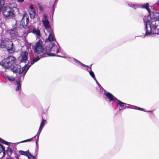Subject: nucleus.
I'll use <instances>...</instances> for the list:
<instances>
[{
	"mask_svg": "<svg viewBox=\"0 0 159 159\" xmlns=\"http://www.w3.org/2000/svg\"><path fill=\"white\" fill-rule=\"evenodd\" d=\"M145 26V36H151L154 34L159 35V29L157 27L159 25V12H150V14L143 18Z\"/></svg>",
	"mask_w": 159,
	"mask_h": 159,
	"instance_id": "nucleus-1",
	"label": "nucleus"
},
{
	"mask_svg": "<svg viewBox=\"0 0 159 159\" xmlns=\"http://www.w3.org/2000/svg\"><path fill=\"white\" fill-rule=\"evenodd\" d=\"M43 42L41 39H39L33 46L34 53L36 55H39L40 57H43L47 56H54V53L48 54L46 50L43 46Z\"/></svg>",
	"mask_w": 159,
	"mask_h": 159,
	"instance_id": "nucleus-2",
	"label": "nucleus"
},
{
	"mask_svg": "<svg viewBox=\"0 0 159 159\" xmlns=\"http://www.w3.org/2000/svg\"><path fill=\"white\" fill-rule=\"evenodd\" d=\"M107 98L109 99L110 102H116V105L120 110L126 108V104L122 102L119 100H118L115 97L109 92L105 93Z\"/></svg>",
	"mask_w": 159,
	"mask_h": 159,
	"instance_id": "nucleus-3",
	"label": "nucleus"
},
{
	"mask_svg": "<svg viewBox=\"0 0 159 159\" xmlns=\"http://www.w3.org/2000/svg\"><path fill=\"white\" fill-rule=\"evenodd\" d=\"M16 60L14 57L10 56L2 60L0 62V65L6 69H7L12 66Z\"/></svg>",
	"mask_w": 159,
	"mask_h": 159,
	"instance_id": "nucleus-4",
	"label": "nucleus"
},
{
	"mask_svg": "<svg viewBox=\"0 0 159 159\" xmlns=\"http://www.w3.org/2000/svg\"><path fill=\"white\" fill-rule=\"evenodd\" d=\"M27 66V64H25L24 66L21 68L20 66L18 65L14 66L13 68V71L14 72L18 73L19 75H22L21 77L23 79L24 76L27 71H26V68Z\"/></svg>",
	"mask_w": 159,
	"mask_h": 159,
	"instance_id": "nucleus-5",
	"label": "nucleus"
},
{
	"mask_svg": "<svg viewBox=\"0 0 159 159\" xmlns=\"http://www.w3.org/2000/svg\"><path fill=\"white\" fill-rule=\"evenodd\" d=\"M29 16L27 14L25 13V14L23 16L22 19L20 21V25H19V21H17L18 22L17 24L18 25V26H20V28H21V27H22L24 29H26L28 27V25L29 23Z\"/></svg>",
	"mask_w": 159,
	"mask_h": 159,
	"instance_id": "nucleus-6",
	"label": "nucleus"
},
{
	"mask_svg": "<svg viewBox=\"0 0 159 159\" xmlns=\"http://www.w3.org/2000/svg\"><path fill=\"white\" fill-rule=\"evenodd\" d=\"M1 46L2 48L6 47L7 51L10 53H12L15 50L13 43L11 41L7 42L6 44H2Z\"/></svg>",
	"mask_w": 159,
	"mask_h": 159,
	"instance_id": "nucleus-7",
	"label": "nucleus"
},
{
	"mask_svg": "<svg viewBox=\"0 0 159 159\" xmlns=\"http://www.w3.org/2000/svg\"><path fill=\"white\" fill-rule=\"evenodd\" d=\"M42 22L47 31L52 29L50 25L49 22L48 20L47 15L45 14L43 15V17L42 18Z\"/></svg>",
	"mask_w": 159,
	"mask_h": 159,
	"instance_id": "nucleus-8",
	"label": "nucleus"
},
{
	"mask_svg": "<svg viewBox=\"0 0 159 159\" xmlns=\"http://www.w3.org/2000/svg\"><path fill=\"white\" fill-rule=\"evenodd\" d=\"M18 22L16 20L15 27L13 29L9 30L8 31V33L10 34L12 38H14L15 37L18 35V31L19 29V28L17 25Z\"/></svg>",
	"mask_w": 159,
	"mask_h": 159,
	"instance_id": "nucleus-9",
	"label": "nucleus"
},
{
	"mask_svg": "<svg viewBox=\"0 0 159 159\" xmlns=\"http://www.w3.org/2000/svg\"><path fill=\"white\" fill-rule=\"evenodd\" d=\"M3 14L6 16L13 17L14 14L13 13V10L9 7H5L4 8L3 11Z\"/></svg>",
	"mask_w": 159,
	"mask_h": 159,
	"instance_id": "nucleus-10",
	"label": "nucleus"
},
{
	"mask_svg": "<svg viewBox=\"0 0 159 159\" xmlns=\"http://www.w3.org/2000/svg\"><path fill=\"white\" fill-rule=\"evenodd\" d=\"M47 32L49 33V35L48 38L45 39V41L48 42L54 41L55 39V38L53 30L52 29L48 31Z\"/></svg>",
	"mask_w": 159,
	"mask_h": 159,
	"instance_id": "nucleus-11",
	"label": "nucleus"
},
{
	"mask_svg": "<svg viewBox=\"0 0 159 159\" xmlns=\"http://www.w3.org/2000/svg\"><path fill=\"white\" fill-rule=\"evenodd\" d=\"M28 53L26 51L22 52L21 54V58L20 60V62L26 63L28 61Z\"/></svg>",
	"mask_w": 159,
	"mask_h": 159,
	"instance_id": "nucleus-12",
	"label": "nucleus"
},
{
	"mask_svg": "<svg viewBox=\"0 0 159 159\" xmlns=\"http://www.w3.org/2000/svg\"><path fill=\"white\" fill-rule=\"evenodd\" d=\"M1 142L5 144L8 145L9 143L5 140H3L2 139L0 138V143ZM0 153H2V157H3L5 155V152L2 146V145L0 144Z\"/></svg>",
	"mask_w": 159,
	"mask_h": 159,
	"instance_id": "nucleus-13",
	"label": "nucleus"
},
{
	"mask_svg": "<svg viewBox=\"0 0 159 159\" xmlns=\"http://www.w3.org/2000/svg\"><path fill=\"white\" fill-rule=\"evenodd\" d=\"M60 47L57 46L53 43L51 44V50L56 53H58L59 52Z\"/></svg>",
	"mask_w": 159,
	"mask_h": 159,
	"instance_id": "nucleus-14",
	"label": "nucleus"
},
{
	"mask_svg": "<svg viewBox=\"0 0 159 159\" xmlns=\"http://www.w3.org/2000/svg\"><path fill=\"white\" fill-rule=\"evenodd\" d=\"M41 57H39V56L37 57H34L33 58V60L31 62L30 64L29 65L27 69H26V71H27L29 69V68L30 67V66L34 64L35 62H36L38 61H39Z\"/></svg>",
	"mask_w": 159,
	"mask_h": 159,
	"instance_id": "nucleus-15",
	"label": "nucleus"
},
{
	"mask_svg": "<svg viewBox=\"0 0 159 159\" xmlns=\"http://www.w3.org/2000/svg\"><path fill=\"white\" fill-rule=\"evenodd\" d=\"M21 78V76L20 77V78H18L17 79L16 78V82L17 85V86L16 89V91H19L21 88V84L20 83Z\"/></svg>",
	"mask_w": 159,
	"mask_h": 159,
	"instance_id": "nucleus-16",
	"label": "nucleus"
},
{
	"mask_svg": "<svg viewBox=\"0 0 159 159\" xmlns=\"http://www.w3.org/2000/svg\"><path fill=\"white\" fill-rule=\"evenodd\" d=\"M32 32L33 34L36 35L37 38H39L41 36L40 31L39 29L34 28Z\"/></svg>",
	"mask_w": 159,
	"mask_h": 159,
	"instance_id": "nucleus-17",
	"label": "nucleus"
},
{
	"mask_svg": "<svg viewBox=\"0 0 159 159\" xmlns=\"http://www.w3.org/2000/svg\"><path fill=\"white\" fill-rule=\"evenodd\" d=\"M4 77L6 79H7L9 81L11 82L13 81L14 80H16L12 76H10L9 75L6 74L4 75Z\"/></svg>",
	"mask_w": 159,
	"mask_h": 159,
	"instance_id": "nucleus-18",
	"label": "nucleus"
},
{
	"mask_svg": "<svg viewBox=\"0 0 159 159\" xmlns=\"http://www.w3.org/2000/svg\"><path fill=\"white\" fill-rule=\"evenodd\" d=\"M149 4L148 3H146L144 4L142 7V8L146 9L148 11L149 14H150V11L149 8Z\"/></svg>",
	"mask_w": 159,
	"mask_h": 159,
	"instance_id": "nucleus-19",
	"label": "nucleus"
},
{
	"mask_svg": "<svg viewBox=\"0 0 159 159\" xmlns=\"http://www.w3.org/2000/svg\"><path fill=\"white\" fill-rule=\"evenodd\" d=\"M29 14L31 18L34 19L35 16V12L34 10H30Z\"/></svg>",
	"mask_w": 159,
	"mask_h": 159,
	"instance_id": "nucleus-20",
	"label": "nucleus"
},
{
	"mask_svg": "<svg viewBox=\"0 0 159 159\" xmlns=\"http://www.w3.org/2000/svg\"><path fill=\"white\" fill-rule=\"evenodd\" d=\"M89 69H87V70L89 72V74L90 76L94 79H95V77L93 72L92 71L91 68L89 69Z\"/></svg>",
	"mask_w": 159,
	"mask_h": 159,
	"instance_id": "nucleus-21",
	"label": "nucleus"
},
{
	"mask_svg": "<svg viewBox=\"0 0 159 159\" xmlns=\"http://www.w3.org/2000/svg\"><path fill=\"white\" fill-rule=\"evenodd\" d=\"M130 7H132L134 9H136L139 7V6L137 4L132 2L130 4Z\"/></svg>",
	"mask_w": 159,
	"mask_h": 159,
	"instance_id": "nucleus-22",
	"label": "nucleus"
},
{
	"mask_svg": "<svg viewBox=\"0 0 159 159\" xmlns=\"http://www.w3.org/2000/svg\"><path fill=\"white\" fill-rule=\"evenodd\" d=\"M73 60L75 61L76 63H77L78 64H80L81 65H82V66H86L87 67H88V66H86V65H85L84 64H83L81 62H80L79 61L77 60V59H75L74 58H73Z\"/></svg>",
	"mask_w": 159,
	"mask_h": 159,
	"instance_id": "nucleus-23",
	"label": "nucleus"
},
{
	"mask_svg": "<svg viewBox=\"0 0 159 159\" xmlns=\"http://www.w3.org/2000/svg\"><path fill=\"white\" fill-rule=\"evenodd\" d=\"M4 0H0V11L2 9L5 3Z\"/></svg>",
	"mask_w": 159,
	"mask_h": 159,
	"instance_id": "nucleus-24",
	"label": "nucleus"
},
{
	"mask_svg": "<svg viewBox=\"0 0 159 159\" xmlns=\"http://www.w3.org/2000/svg\"><path fill=\"white\" fill-rule=\"evenodd\" d=\"M7 154L8 156H10L12 153L11 149V148L8 147L7 149Z\"/></svg>",
	"mask_w": 159,
	"mask_h": 159,
	"instance_id": "nucleus-25",
	"label": "nucleus"
},
{
	"mask_svg": "<svg viewBox=\"0 0 159 159\" xmlns=\"http://www.w3.org/2000/svg\"><path fill=\"white\" fill-rule=\"evenodd\" d=\"M19 152L21 155L26 156H27V154L29 153L27 152H25L22 150L19 151Z\"/></svg>",
	"mask_w": 159,
	"mask_h": 159,
	"instance_id": "nucleus-26",
	"label": "nucleus"
},
{
	"mask_svg": "<svg viewBox=\"0 0 159 159\" xmlns=\"http://www.w3.org/2000/svg\"><path fill=\"white\" fill-rule=\"evenodd\" d=\"M136 107V108H137V110H139L142 111H147V112H152V111H146L144 109L141 108L140 107Z\"/></svg>",
	"mask_w": 159,
	"mask_h": 159,
	"instance_id": "nucleus-27",
	"label": "nucleus"
},
{
	"mask_svg": "<svg viewBox=\"0 0 159 159\" xmlns=\"http://www.w3.org/2000/svg\"><path fill=\"white\" fill-rule=\"evenodd\" d=\"M27 157H28V159H34V157L31 155L30 153H28L27 154Z\"/></svg>",
	"mask_w": 159,
	"mask_h": 159,
	"instance_id": "nucleus-28",
	"label": "nucleus"
},
{
	"mask_svg": "<svg viewBox=\"0 0 159 159\" xmlns=\"http://www.w3.org/2000/svg\"><path fill=\"white\" fill-rule=\"evenodd\" d=\"M32 140H33V138H30V139H29L24 140V141H23L20 142L19 143H23V142H28V141H31Z\"/></svg>",
	"mask_w": 159,
	"mask_h": 159,
	"instance_id": "nucleus-29",
	"label": "nucleus"
},
{
	"mask_svg": "<svg viewBox=\"0 0 159 159\" xmlns=\"http://www.w3.org/2000/svg\"><path fill=\"white\" fill-rule=\"evenodd\" d=\"M45 120L43 119L41 122L40 126H43V127L44 126V124H45Z\"/></svg>",
	"mask_w": 159,
	"mask_h": 159,
	"instance_id": "nucleus-30",
	"label": "nucleus"
},
{
	"mask_svg": "<svg viewBox=\"0 0 159 159\" xmlns=\"http://www.w3.org/2000/svg\"><path fill=\"white\" fill-rule=\"evenodd\" d=\"M95 81L96 82L97 84L99 86V88H100V89L101 90V89H103L101 86V85H100V84H99L96 78H95V79H94Z\"/></svg>",
	"mask_w": 159,
	"mask_h": 159,
	"instance_id": "nucleus-31",
	"label": "nucleus"
},
{
	"mask_svg": "<svg viewBox=\"0 0 159 159\" xmlns=\"http://www.w3.org/2000/svg\"><path fill=\"white\" fill-rule=\"evenodd\" d=\"M41 131H40L39 130L38 132V133L37 134V135H38V136H37L38 140V139H39V134H40Z\"/></svg>",
	"mask_w": 159,
	"mask_h": 159,
	"instance_id": "nucleus-32",
	"label": "nucleus"
},
{
	"mask_svg": "<svg viewBox=\"0 0 159 159\" xmlns=\"http://www.w3.org/2000/svg\"><path fill=\"white\" fill-rule=\"evenodd\" d=\"M29 8H30V10H34V9H33V7L32 6L30 5V6Z\"/></svg>",
	"mask_w": 159,
	"mask_h": 159,
	"instance_id": "nucleus-33",
	"label": "nucleus"
},
{
	"mask_svg": "<svg viewBox=\"0 0 159 159\" xmlns=\"http://www.w3.org/2000/svg\"><path fill=\"white\" fill-rule=\"evenodd\" d=\"M43 127V126H40L39 130L40 131H41Z\"/></svg>",
	"mask_w": 159,
	"mask_h": 159,
	"instance_id": "nucleus-34",
	"label": "nucleus"
},
{
	"mask_svg": "<svg viewBox=\"0 0 159 159\" xmlns=\"http://www.w3.org/2000/svg\"><path fill=\"white\" fill-rule=\"evenodd\" d=\"M17 1L18 2L21 3L23 2L24 0H17Z\"/></svg>",
	"mask_w": 159,
	"mask_h": 159,
	"instance_id": "nucleus-35",
	"label": "nucleus"
},
{
	"mask_svg": "<svg viewBox=\"0 0 159 159\" xmlns=\"http://www.w3.org/2000/svg\"><path fill=\"white\" fill-rule=\"evenodd\" d=\"M57 56V57H63V58H65V57H65L60 56H59V55H58V56Z\"/></svg>",
	"mask_w": 159,
	"mask_h": 159,
	"instance_id": "nucleus-36",
	"label": "nucleus"
},
{
	"mask_svg": "<svg viewBox=\"0 0 159 159\" xmlns=\"http://www.w3.org/2000/svg\"><path fill=\"white\" fill-rule=\"evenodd\" d=\"M100 90L101 91V92H102V93H103L102 92V91L104 90V89H101V90L100 89Z\"/></svg>",
	"mask_w": 159,
	"mask_h": 159,
	"instance_id": "nucleus-37",
	"label": "nucleus"
},
{
	"mask_svg": "<svg viewBox=\"0 0 159 159\" xmlns=\"http://www.w3.org/2000/svg\"><path fill=\"white\" fill-rule=\"evenodd\" d=\"M156 3L159 5V0L157 1V2Z\"/></svg>",
	"mask_w": 159,
	"mask_h": 159,
	"instance_id": "nucleus-38",
	"label": "nucleus"
},
{
	"mask_svg": "<svg viewBox=\"0 0 159 159\" xmlns=\"http://www.w3.org/2000/svg\"><path fill=\"white\" fill-rule=\"evenodd\" d=\"M7 159H13L11 157H9V158H8Z\"/></svg>",
	"mask_w": 159,
	"mask_h": 159,
	"instance_id": "nucleus-39",
	"label": "nucleus"
},
{
	"mask_svg": "<svg viewBox=\"0 0 159 159\" xmlns=\"http://www.w3.org/2000/svg\"><path fill=\"white\" fill-rule=\"evenodd\" d=\"M131 106V105H130V107H129L130 108H132Z\"/></svg>",
	"mask_w": 159,
	"mask_h": 159,
	"instance_id": "nucleus-40",
	"label": "nucleus"
},
{
	"mask_svg": "<svg viewBox=\"0 0 159 159\" xmlns=\"http://www.w3.org/2000/svg\"><path fill=\"white\" fill-rule=\"evenodd\" d=\"M17 159H19V158H17Z\"/></svg>",
	"mask_w": 159,
	"mask_h": 159,
	"instance_id": "nucleus-41",
	"label": "nucleus"
}]
</instances>
